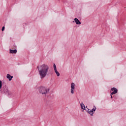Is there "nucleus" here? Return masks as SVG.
I'll list each match as a JSON object with an SVG mask.
<instances>
[{
  "label": "nucleus",
  "mask_w": 126,
  "mask_h": 126,
  "mask_svg": "<svg viewBox=\"0 0 126 126\" xmlns=\"http://www.w3.org/2000/svg\"><path fill=\"white\" fill-rule=\"evenodd\" d=\"M9 53L10 54H16V53H17V50L16 49H10L9 50Z\"/></svg>",
  "instance_id": "1a4fd4ad"
},
{
  "label": "nucleus",
  "mask_w": 126,
  "mask_h": 126,
  "mask_svg": "<svg viewBox=\"0 0 126 126\" xmlns=\"http://www.w3.org/2000/svg\"><path fill=\"white\" fill-rule=\"evenodd\" d=\"M85 108H86V109H88V108L87 107V106H86L85 107Z\"/></svg>",
  "instance_id": "6ab92c4d"
},
{
  "label": "nucleus",
  "mask_w": 126,
  "mask_h": 126,
  "mask_svg": "<svg viewBox=\"0 0 126 126\" xmlns=\"http://www.w3.org/2000/svg\"><path fill=\"white\" fill-rule=\"evenodd\" d=\"M96 110H97V108L96 107V106H94V108L91 110L93 112V113L91 114V117H93V114L95 113V111H96Z\"/></svg>",
  "instance_id": "6e6552de"
},
{
  "label": "nucleus",
  "mask_w": 126,
  "mask_h": 126,
  "mask_svg": "<svg viewBox=\"0 0 126 126\" xmlns=\"http://www.w3.org/2000/svg\"><path fill=\"white\" fill-rule=\"evenodd\" d=\"M2 84L5 86L6 85V83H4V82H2V81L0 80V89H1V87H2Z\"/></svg>",
  "instance_id": "9d476101"
},
{
  "label": "nucleus",
  "mask_w": 126,
  "mask_h": 126,
  "mask_svg": "<svg viewBox=\"0 0 126 126\" xmlns=\"http://www.w3.org/2000/svg\"><path fill=\"white\" fill-rule=\"evenodd\" d=\"M74 22H75L76 24H77V25H80V24H81V22H80V21H79V20L78 19H77V18H75L74 19Z\"/></svg>",
  "instance_id": "423d86ee"
},
{
  "label": "nucleus",
  "mask_w": 126,
  "mask_h": 126,
  "mask_svg": "<svg viewBox=\"0 0 126 126\" xmlns=\"http://www.w3.org/2000/svg\"><path fill=\"white\" fill-rule=\"evenodd\" d=\"M82 110H84L85 111H87V110H86V108H85V106L84 107H83V108H82Z\"/></svg>",
  "instance_id": "dca6fc26"
},
{
  "label": "nucleus",
  "mask_w": 126,
  "mask_h": 126,
  "mask_svg": "<svg viewBox=\"0 0 126 126\" xmlns=\"http://www.w3.org/2000/svg\"><path fill=\"white\" fill-rule=\"evenodd\" d=\"M75 84L74 83H72L71 84V94H74V88H75Z\"/></svg>",
  "instance_id": "20e7f679"
},
{
  "label": "nucleus",
  "mask_w": 126,
  "mask_h": 126,
  "mask_svg": "<svg viewBox=\"0 0 126 126\" xmlns=\"http://www.w3.org/2000/svg\"><path fill=\"white\" fill-rule=\"evenodd\" d=\"M6 77L7 79H8L9 81H11V80H12V78H13V76L10 75L9 74H7Z\"/></svg>",
  "instance_id": "0eeeda50"
},
{
  "label": "nucleus",
  "mask_w": 126,
  "mask_h": 126,
  "mask_svg": "<svg viewBox=\"0 0 126 126\" xmlns=\"http://www.w3.org/2000/svg\"><path fill=\"white\" fill-rule=\"evenodd\" d=\"M38 90L40 94L44 95V96H47V94L50 92V89L43 86L39 87L38 88Z\"/></svg>",
  "instance_id": "f03ea898"
},
{
  "label": "nucleus",
  "mask_w": 126,
  "mask_h": 126,
  "mask_svg": "<svg viewBox=\"0 0 126 126\" xmlns=\"http://www.w3.org/2000/svg\"><path fill=\"white\" fill-rule=\"evenodd\" d=\"M37 68L38 70V73L41 79L45 78V76H47V74L49 72V66L46 64H43L39 66H37Z\"/></svg>",
  "instance_id": "f257e3e1"
},
{
  "label": "nucleus",
  "mask_w": 126,
  "mask_h": 126,
  "mask_svg": "<svg viewBox=\"0 0 126 126\" xmlns=\"http://www.w3.org/2000/svg\"><path fill=\"white\" fill-rule=\"evenodd\" d=\"M80 105L81 109H83V108L85 107V105H84V103L83 102H82L81 104H80Z\"/></svg>",
  "instance_id": "ddd939ff"
},
{
  "label": "nucleus",
  "mask_w": 126,
  "mask_h": 126,
  "mask_svg": "<svg viewBox=\"0 0 126 126\" xmlns=\"http://www.w3.org/2000/svg\"><path fill=\"white\" fill-rule=\"evenodd\" d=\"M112 94H111V99H113V96H112Z\"/></svg>",
  "instance_id": "f3484780"
},
{
  "label": "nucleus",
  "mask_w": 126,
  "mask_h": 126,
  "mask_svg": "<svg viewBox=\"0 0 126 126\" xmlns=\"http://www.w3.org/2000/svg\"><path fill=\"white\" fill-rule=\"evenodd\" d=\"M53 67L54 68V70H57V66L55 63L53 64Z\"/></svg>",
  "instance_id": "4468645a"
},
{
  "label": "nucleus",
  "mask_w": 126,
  "mask_h": 126,
  "mask_svg": "<svg viewBox=\"0 0 126 126\" xmlns=\"http://www.w3.org/2000/svg\"><path fill=\"white\" fill-rule=\"evenodd\" d=\"M4 29H5L4 26L2 27L1 29L2 31H4Z\"/></svg>",
  "instance_id": "2eb2a0df"
},
{
  "label": "nucleus",
  "mask_w": 126,
  "mask_h": 126,
  "mask_svg": "<svg viewBox=\"0 0 126 126\" xmlns=\"http://www.w3.org/2000/svg\"><path fill=\"white\" fill-rule=\"evenodd\" d=\"M111 91H113L111 93V95H114V94H117V93H118V89L116 88H112Z\"/></svg>",
  "instance_id": "39448f33"
},
{
  "label": "nucleus",
  "mask_w": 126,
  "mask_h": 126,
  "mask_svg": "<svg viewBox=\"0 0 126 126\" xmlns=\"http://www.w3.org/2000/svg\"><path fill=\"white\" fill-rule=\"evenodd\" d=\"M14 48H16V45H15V44H14Z\"/></svg>",
  "instance_id": "a211bd4d"
},
{
  "label": "nucleus",
  "mask_w": 126,
  "mask_h": 126,
  "mask_svg": "<svg viewBox=\"0 0 126 126\" xmlns=\"http://www.w3.org/2000/svg\"><path fill=\"white\" fill-rule=\"evenodd\" d=\"M54 71H55L56 74L57 75V76H60V73L59 72V71H58L57 70H55Z\"/></svg>",
  "instance_id": "f8f14e48"
},
{
  "label": "nucleus",
  "mask_w": 126,
  "mask_h": 126,
  "mask_svg": "<svg viewBox=\"0 0 126 126\" xmlns=\"http://www.w3.org/2000/svg\"><path fill=\"white\" fill-rule=\"evenodd\" d=\"M3 89L2 93H3V94H6V95H9V91L8 90V89H7L6 86L3 87Z\"/></svg>",
  "instance_id": "7ed1b4c3"
},
{
  "label": "nucleus",
  "mask_w": 126,
  "mask_h": 126,
  "mask_svg": "<svg viewBox=\"0 0 126 126\" xmlns=\"http://www.w3.org/2000/svg\"><path fill=\"white\" fill-rule=\"evenodd\" d=\"M89 108H88V110H86L87 113L88 114H90V115H91V114H93V111L92 110H90Z\"/></svg>",
  "instance_id": "9b49d317"
}]
</instances>
